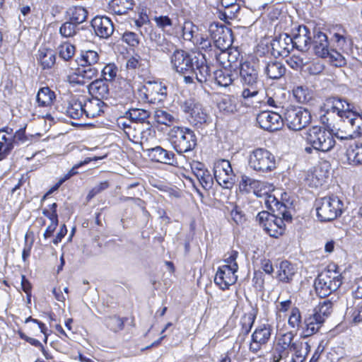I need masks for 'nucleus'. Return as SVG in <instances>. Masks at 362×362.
I'll list each match as a JSON object with an SVG mask.
<instances>
[{
    "label": "nucleus",
    "instance_id": "obj_36",
    "mask_svg": "<svg viewBox=\"0 0 362 362\" xmlns=\"http://www.w3.org/2000/svg\"><path fill=\"white\" fill-rule=\"evenodd\" d=\"M297 273V268L288 261H282L278 267L277 279L283 283H290Z\"/></svg>",
    "mask_w": 362,
    "mask_h": 362
},
{
    "label": "nucleus",
    "instance_id": "obj_58",
    "mask_svg": "<svg viewBox=\"0 0 362 362\" xmlns=\"http://www.w3.org/2000/svg\"><path fill=\"white\" fill-rule=\"evenodd\" d=\"M93 159L90 158H86L84 160L74 165L72 168L64 176V177L59 181V182L55 186L54 189H57L64 182L69 179L71 177L77 174L76 170L78 168L89 163ZM93 160H96V158H94Z\"/></svg>",
    "mask_w": 362,
    "mask_h": 362
},
{
    "label": "nucleus",
    "instance_id": "obj_33",
    "mask_svg": "<svg viewBox=\"0 0 362 362\" xmlns=\"http://www.w3.org/2000/svg\"><path fill=\"white\" fill-rule=\"evenodd\" d=\"M313 50L315 54L321 58L329 54V42L327 36L322 32L318 31L313 35Z\"/></svg>",
    "mask_w": 362,
    "mask_h": 362
},
{
    "label": "nucleus",
    "instance_id": "obj_50",
    "mask_svg": "<svg viewBox=\"0 0 362 362\" xmlns=\"http://www.w3.org/2000/svg\"><path fill=\"white\" fill-rule=\"evenodd\" d=\"M133 0H113L111 7L115 13L123 15L133 8Z\"/></svg>",
    "mask_w": 362,
    "mask_h": 362
},
{
    "label": "nucleus",
    "instance_id": "obj_45",
    "mask_svg": "<svg viewBox=\"0 0 362 362\" xmlns=\"http://www.w3.org/2000/svg\"><path fill=\"white\" fill-rule=\"evenodd\" d=\"M332 40L337 47L344 52L349 51L353 44L351 37L343 30L334 33L332 36Z\"/></svg>",
    "mask_w": 362,
    "mask_h": 362
},
{
    "label": "nucleus",
    "instance_id": "obj_1",
    "mask_svg": "<svg viewBox=\"0 0 362 362\" xmlns=\"http://www.w3.org/2000/svg\"><path fill=\"white\" fill-rule=\"evenodd\" d=\"M327 113L337 114L349 129V132L341 139H352L362 134V115L352 111L351 105L339 98H329L324 104Z\"/></svg>",
    "mask_w": 362,
    "mask_h": 362
},
{
    "label": "nucleus",
    "instance_id": "obj_25",
    "mask_svg": "<svg viewBox=\"0 0 362 362\" xmlns=\"http://www.w3.org/2000/svg\"><path fill=\"white\" fill-rule=\"evenodd\" d=\"M95 34L102 38L109 37L114 31L111 20L106 16H96L91 21Z\"/></svg>",
    "mask_w": 362,
    "mask_h": 362
},
{
    "label": "nucleus",
    "instance_id": "obj_24",
    "mask_svg": "<svg viewBox=\"0 0 362 362\" xmlns=\"http://www.w3.org/2000/svg\"><path fill=\"white\" fill-rule=\"evenodd\" d=\"M240 57L241 55L238 49L229 47L221 51L216 58L225 69H233L240 64Z\"/></svg>",
    "mask_w": 362,
    "mask_h": 362
},
{
    "label": "nucleus",
    "instance_id": "obj_29",
    "mask_svg": "<svg viewBox=\"0 0 362 362\" xmlns=\"http://www.w3.org/2000/svg\"><path fill=\"white\" fill-rule=\"evenodd\" d=\"M294 334L292 332H287L279 334L276 338L274 351L279 354V358L287 357L291 343L293 341Z\"/></svg>",
    "mask_w": 362,
    "mask_h": 362
},
{
    "label": "nucleus",
    "instance_id": "obj_47",
    "mask_svg": "<svg viewBox=\"0 0 362 362\" xmlns=\"http://www.w3.org/2000/svg\"><path fill=\"white\" fill-rule=\"evenodd\" d=\"M126 115L133 122L139 124L146 122L151 115L149 111L141 108H131L126 112Z\"/></svg>",
    "mask_w": 362,
    "mask_h": 362
},
{
    "label": "nucleus",
    "instance_id": "obj_27",
    "mask_svg": "<svg viewBox=\"0 0 362 362\" xmlns=\"http://www.w3.org/2000/svg\"><path fill=\"white\" fill-rule=\"evenodd\" d=\"M146 156L150 160L163 163L168 165H173L175 163V154L173 152L168 151L161 146H156L145 150Z\"/></svg>",
    "mask_w": 362,
    "mask_h": 362
},
{
    "label": "nucleus",
    "instance_id": "obj_32",
    "mask_svg": "<svg viewBox=\"0 0 362 362\" xmlns=\"http://www.w3.org/2000/svg\"><path fill=\"white\" fill-rule=\"evenodd\" d=\"M192 168L202 187L204 189H211L214 183V178L210 172L205 168L204 164L197 163L193 165Z\"/></svg>",
    "mask_w": 362,
    "mask_h": 362
},
{
    "label": "nucleus",
    "instance_id": "obj_62",
    "mask_svg": "<svg viewBox=\"0 0 362 362\" xmlns=\"http://www.w3.org/2000/svg\"><path fill=\"white\" fill-rule=\"evenodd\" d=\"M98 70L94 66H84L78 68V74H82L84 81H90L98 74Z\"/></svg>",
    "mask_w": 362,
    "mask_h": 362
},
{
    "label": "nucleus",
    "instance_id": "obj_26",
    "mask_svg": "<svg viewBox=\"0 0 362 362\" xmlns=\"http://www.w3.org/2000/svg\"><path fill=\"white\" fill-rule=\"evenodd\" d=\"M266 103L270 107L275 109V112L281 114L284 113L286 107L289 105L286 100V94L280 90L273 93H272L271 90H267L266 93Z\"/></svg>",
    "mask_w": 362,
    "mask_h": 362
},
{
    "label": "nucleus",
    "instance_id": "obj_35",
    "mask_svg": "<svg viewBox=\"0 0 362 362\" xmlns=\"http://www.w3.org/2000/svg\"><path fill=\"white\" fill-rule=\"evenodd\" d=\"M178 31L174 37H182L185 40L192 41L197 34L198 28L192 21L185 20L183 23L179 20L177 23Z\"/></svg>",
    "mask_w": 362,
    "mask_h": 362
},
{
    "label": "nucleus",
    "instance_id": "obj_41",
    "mask_svg": "<svg viewBox=\"0 0 362 362\" xmlns=\"http://www.w3.org/2000/svg\"><path fill=\"white\" fill-rule=\"evenodd\" d=\"M346 156L350 165H362V144H351L346 149Z\"/></svg>",
    "mask_w": 362,
    "mask_h": 362
},
{
    "label": "nucleus",
    "instance_id": "obj_30",
    "mask_svg": "<svg viewBox=\"0 0 362 362\" xmlns=\"http://www.w3.org/2000/svg\"><path fill=\"white\" fill-rule=\"evenodd\" d=\"M84 115L86 117H95L104 112L105 103L98 98L83 99Z\"/></svg>",
    "mask_w": 362,
    "mask_h": 362
},
{
    "label": "nucleus",
    "instance_id": "obj_31",
    "mask_svg": "<svg viewBox=\"0 0 362 362\" xmlns=\"http://www.w3.org/2000/svg\"><path fill=\"white\" fill-rule=\"evenodd\" d=\"M324 322L320 317L316 316L314 313L306 317L302 326V338L309 337L317 333L322 326Z\"/></svg>",
    "mask_w": 362,
    "mask_h": 362
},
{
    "label": "nucleus",
    "instance_id": "obj_56",
    "mask_svg": "<svg viewBox=\"0 0 362 362\" xmlns=\"http://www.w3.org/2000/svg\"><path fill=\"white\" fill-rule=\"evenodd\" d=\"M256 315L254 312H249L243 315L240 320L242 332L245 334H248L255 320Z\"/></svg>",
    "mask_w": 362,
    "mask_h": 362
},
{
    "label": "nucleus",
    "instance_id": "obj_37",
    "mask_svg": "<svg viewBox=\"0 0 362 362\" xmlns=\"http://www.w3.org/2000/svg\"><path fill=\"white\" fill-rule=\"evenodd\" d=\"M264 71L269 78L278 79L285 74L286 68L281 62L272 60L264 63Z\"/></svg>",
    "mask_w": 362,
    "mask_h": 362
},
{
    "label": "nucleus",
    "instance_id": "obj_16",
    "mask_svg": "<svg viewBox=\"0 0 362 362\" xmlns=\"http://www.w3.org/2000/svg\"><path fill=\"white\" fill-rule=\"evenodd\" d=\"M147 124L148 127L143 129L141 124L134 122L128 129H125V134L133 143L142 145L153 136V130L149 122H147Z\"/></svg>",
    "mask_w": 362,
    "mask_h": 362
},
{
    "label": "nucleus",
    "instance_id": "obj_53",
    "mask_svg": "<svg viewBox=\"0 0 362 362\" xmlns=\"http://www.w3.org/2000/svg\"><path fill=\"white\" fill-rule=\"evenodd\" d=\"M334 66H342L346 64V61L344 55L335 49H330L329 54L324 57Z\"/></svg>",
    "mask_w": 362,
    "mask_h": 362
},
{
    "label": "nucleus",
    "instance_id": "obj_15",
    "mask_svg": "<svg viewBox=\"0 0 362 362\" xmlns=\"http://www.w3.org/2000/svg\"><path fill=\"white\" fill-rule=\"evenodd\" d=\"M182 108L185 112L189 115V122L194 125L204 124L209 118L202 105L192 100H186Z\"/></svg>",
    "mask_w": 362,
    "mask_h": 362
},
{
    "label": "nucleus",
    "instance_id": "obj_55",
    "mask_svg": "<svg viewBox=\"0 0 362 362\" xmlns=\"http://www.w3.org/2000/svg\"><path fill=\"white\" fill-rule=\"evenodd\" d=\"M215 80L220 86L227 87L232 83L233 78L227 69L218 70L215 72Z\"/></svg>",
    "mask_w": 362,
    "mask_h": 362
},
{
    "label": "nucleus",
    "instance_id": "obj_57",
    "mask_svg": "<svg viewBox=\"0 0 362 362\" xmlns=\"http://www.w3.org/2000/svg\"><path fill=\"white\" fill-rule=\"evenodd\" d=\"M59 57L65 61L72 58L75 53V47L70 43H63L58 47Z\"/></svg>",
    "mask_w": 362,
    "mask_h": 362
},
{
    "label": "nucleus",
    "instance_id": "obj_34",
    "mask_svg": "<svg viewBox=\"0 0 362 362\" xmlns=\"http://www.w3.org/2000/svg\"><path fill=\"white\" fill-rule=\"evenodd\" d=\"M284 221L286 220L282 216H277V214H275L272 217H271V219L269 220V223H267V226L264 230L270 236L278 238L281 235L284 231Z\"/></svg>",
    "mask_w": 362,
    "mask_h": 362
},
{
    "label": "nucleus",
    "instance_id": "obj_40",
    "mask_svg": "<svg viewBox=\"0 0 362 362\" xmlns=\"http://www.w3.org/2000/svg\"><path fill=\"white\" fill-rule=\"evenodd\" d=\"M310 346L308 342L303 343L302 341H292L289 350L294 352L292 358L293 362H303L305 356L310 351Z\"/></svg>",
    "mask_w": 362,
    "mask_h": 362
},
{
    "label": "nucleus",
    "instance_id": "obj_60",
    "mask_svg": "<svg viewBox=\"0 0 362 362\" xmlns=\"http://www.w3.org/2000/svg\"><path fill=\"white\" fill-rule=\"evenodd\" d=\"M107 327L112 331L117 332L124 327V321L122 318L117 316L108 317L105 319Z\"/></svg>",
    "mask_w": 362,
    "mask_h": 362
},
{
    "label": "nucleus",
    "instance_id": "obj_4",
    "mask_svg": "<svg viewBox=\"0 0 362 362\" xmlns=\"http://www.w3.org/2000/svg\"><path fill=\"white\" fill-rule=\"evenodd\" d=\"M317 216L322 222L330 221L340 216L344 204L337 196H327L316 200Z\"/></svg>",
    "mask_w": 362,
    "mask_h": 362
},
{
    "label": "nucleus",
    "instance_id": "obj_2",
    "mask_svg": "<svg viewBox=\"0 0 362 362\" xmlns=\"http://www.w3.org/2000/svg\"><path fill=\"white\" fill-rule=\"evenodd\" d=\"M335 265L329 266L322 272L315 281V289L317 296L325 298L339 288L342 284L341 274Z\"/></svg>",
    "mask_w": 362,
    "mask_h": 362
},
{
    "label": "nucleus",
    "instance_id": "obj_48",
    "mask_svg": "<svg viewBox=\"0 0 362 362\" xmlns=\"http://www.w3.org/2000/svg\"><path fill=\"white\" fill-rule=\"evenodd\" d=\"M332 306L333 303L332 301L325 300L322 302H320L318 305L314 308L313 313L316 316L320 317L321 320L322 319L325 322V320L332 312Z\"/></svg>",
    "mask_w": 362,
    "mask_h": 362
},
{
    "label": "nucleus",
    "instance_id": "obj_44",
    "mask_svg": "<svg viewBox=\"0 0 362 362\" xmlns=\"http://www.w3.org/2000/svg\"><path fill=\"white\" fill-rule=\"evenodd\" d=\"M37 59L43 69L51 68L55 63V52L52 49L41 47L38 50Z\"/></svg>",
    "mask_w": 362,
    "mask_h": 362
},
{
    "label": "nucleus",
    "instance_id": "obj_21",
    "mask_svg": "<svg viewBox=\"0 0 362 362\" xmlns=\"http://www.w3.org/2000/svg\"><path fill=\"white\" fill-rule=\"evenodd\" d=\"M240 81L245 84L253 86L258 81L257 65L255 61L240 62Z\"/></svg>",
    "mask_w": 362,
    "mask_h": 362
},
{
    "label": "nucleus",
    "instance_id": "obj_39",
    "mask_svg": "<svg viewBox=\"0 0 362 362\" xmlns=\"http://www.w3.org/2000/svg\"><path fill=\"white\" fill-rule=\"evenodd\" d=\"M56 98L55 93L49 87L40 88L36 95V103L39 107H51Z\"/></svg>",
    "mask_w": 362,
    "mask_h": 362
},
{
    "label": "nucleus",
    "instance_id": "obj_28",
    "mask_svg": "<svg viewBox=\"0 0 362 362\" xmlns=\"http://www.w3.org/2000/svg\"><path fill=\"white\" fill-rule=\"evenodd\" d=\"M264 204L268 209L277 214V216H282L286 221H291V214L288 211L286 206L282 202L278 201L275 196L269 194L268 192L264 194Z\"/></svg>",
    "mask_w": 362,
    "mask_h": 362
},
{
    "label": "nucleus",
    "instance_id": "obj_3",
    "mask_svg": "<svg viewBox=\"0 0 362 362\" xmlns=\"http://www.w3.org/2000/svg\"><path fill=\"white\" fill-rule=\"evenodd\" d=\"M168 135L170 144L179 153L190 151L197 145L196 136L189 128L175 126Z\"/></svg>",
    "mask_w": 362,
    "mask_h": 362
},
{
    "label": "nucleus",
    "instance_id": "obj_54",
    "mask_svg": "<svg viewBox=\"0 0 362 362\" xmlns=\"http://www.w3.org/2000/svg\"><path fill=\"white\" fill-rule=\"evenodd\" d=\"M288 324L291 328L296 330L303 326L301 314L298 308L295 307L291 309L288 319Z\"/></svg>",
    "mask_w": 362,
    "mask_h": 362
},
{
    "label": "nucleus",
    "instance_id": "obj_9",
    "mask_svg": "<svg viewBox=\"0 0 362 362\" xmlns=\"http://www.w3.org/2000/svg\"><path fill=\"white\" fill-rule=\"evenodd\" d=\"M214 175L216 182L223 188L230 189L235 182V175L228 160H217L214 165Z\"/></svg>",
    "mask_w": 362,
    "mask_h": 362
},
{
    "label": "nucleus",
    "instance_id": "obj_10",
    "mask_svg": "<svg viewBox=\"0 0 362 362\" xmlns=\"http://www.w3.org/2000/svg\"><path fill=\"white\" fill-rule=\"evenodd\" d=\"M143 99L150 103H163L167 97V87L160 82L148 81L139 89Z\"/></svg>",
    "mask_w": 362,
    "mask_h": 362
},
{
    "label": "nucleus",
    "instance_id": "obj_49",
    "mask_svg": "<svg viewBox=\"0 0 362 362\" xmlns=\"http://www.w3.org/2000/svg\"><path fill=\"white\" fill-rule=\"evenodd\" d=\"M99 59V54L95 50L89 49L81 52L80 61L81 66H95L98 63Z\"/></svg>",
    "mask_w": 362,
    "mask_h": 362
},
{
    "label": "nucleus",
    "instance_id": "obj_19",
    "mask_svg": "<svg viewBox=\"0 0 362 362\" xmlns=\"http://www.w3.org/2000/svg\"><path fill=\"white\" fill-rule=\"evenodd\" d=\"M291 41L294 47L300 51H306L311 43L310 30L305 25H298L293 30Z\"/></svg>",
    "mask_w": 362,
    "mask_h": 362
},
{
    "label": "nucleus",
    "instance_id": "obj_52",
    "mask_svg": "<svg viewBox=\"0 0 362 362\" xmlns=\"http://www.w3.org/2000/svg\"><path fill=\"white\" fill-rule=\"evenodd\" d=\"M293 95L300 103H305L312 99V92L306 86H297L293 89Z\"/></svg>",
    "mask_w": 362,
    "mask_h": 362
},
{
    "label": "nucleus",
    "instance_id": "obj_22",
    "mask_svg": "<svg viewBox=\"0 0 362 362\" xmlns=\"http://www.w3.org/2000/svg\"><path fill=\"white\" fill-rule=\"evenodd\" d=\"M189 74L194 75L195 79L200 83H205L211 78V69L204 54L199 55L194 60V65Z\"/></svg>",
    "mask_w": 362,
    "mask_h": 362
},
{
    "label": "nucleus",
    "instance_id": "obj_6",
    "mask_svg": "<svg viewBox=\"0 0 362 362\" xmlns=\"http://www.w3.org/2000/svg\"><path fill=\"white\" fill-rule=\"evenodd\" d=\"M248 165L257 172L268 173L276 168V158L267 149L257 148L250 153Z\"/></svg>",
    "mask_w": 362,
    "mask_h": 362
},
{
    "label": "nucleus",
    "instance_id": "obj_63",
    "mask_svg": "<svg viewBox=\"0 0 362 362\" xmlns=\"http://www.w3.org/2000/svg\"><path fill=\"white\" fill-rule=\"evenodd\" d=\"M286 62L288 65L294 70H300L305 64H307L306 59L298 56L293 55L290 57Z\"/></svg>",
    "mask_w": 362,
    "mask_h": 362
},
{
    "label": "nucleus",
    "instance_id": "obj_5",
    "mask_svg": "<svg viewBox=\"0 0 362 362\" xmlns=\"http://www.w3.org/2000/svg\"><path fill=\"white\" fill-rule=\"evenodd\" d=\"M306 141L315 150L322 152L329 151L335 145V140L331 132L318 126L312 127L308 130Z\"/></svg>",
    "mask_w": 362,
    "mask_h": 362
},
{
    "label": "nucleus",
    "instance_id": "obj_17",
    "mask_svg": "<svg viewBox=\"0 0 362 362\" xmlns=\"http://www.w3.org/2000/svg\"><path fill=\"white\" fill-rule=\"evenodd\" d=\"M294 47L291 37L286 33H281L271 42V52L273 56L287 57Z\"/></svg>",
    "mask_w": 362,
    "mask_h": 362
},
{
    "label": "nucleus",
    "instance_id": "obj_12",
    "mask_svg": "<svg viewBox=\"0 0 362 362\" xmlns=\"http://www.w3.org/2000/svg\"><path fill=\"white\" fill-rule=\"evenodd\" d=\"M328 167V163L325 162L308 170L304 179L305 185L312 188L322 186L329 177Z\"/></svg>",
    "mask_w": 362,
    "mask_h": 362
},
{
    "label": "nucleus",
    "instance_id": "obj_64",
    "mask_svg": "<svg viewBox=\"0 0 362 362\" xmlns=\"http://www.w3.org/2000/svg\"><path fill=\"white\" fill-rule=\"evenodd\" d=\"M194 45L199 47L202 49L206 50L211 46V40L205 35L197 34L192 40Z\"/></svg>",
    "mask_w": 362,
    "mask_h": 362
},
{
    "label": "nucleus",
    "instance_id": "obj_7",
    "mask_svg": "<svg viewBox=\"0 0 362 362\" xmlns=\"http://www.w3.org/2000/svg\"><path fill=\"white\" fill-rule=\"evenodd\" d=\"M283 119L290 129L299 131L310 124L311 115L305 109L288 105L283 113Z\"/></svg>",
    "mask_w": 362,
    "mask_h": 362
},
{
    "label": "nucleus",
    "instance_id": "obj_61",
    "mask_svg": "<svg viewBox=\"0 0 362 362\" xmlns=\"http://www.w3.org/2000/svg\"><path fill=\"white\" fill-rule=\"evenodd\" d=\"M270 187L267 182L254 180L252 190L257 197H264L269 192Z\"/></svg>",
    "mask_w": 362,
    "mask_h": 362
},
{
    "label": "nucleus",
    "instance_id": "obj_46",
    "mask_svg": "<svg viewBox=\"0 0 362 362\" xmlns=\"http://www.w3.org/2000/svg\"><path fill=\"white\" fill-rule=\"evenodd\" d=\"M66 15L69 21L79 25L86 20L88 11L82 6H71L66 11Z\"/></svg>",
    "mask_w": 362,
    "mask_h": 362
},
{
    "label": "nucleus",
    "instance_id": "obj_51",
    "mask_svg": "<svg viewBox=\"0 0 362 362\" xmlns=\"http://www.w3.org/2000/svg\"><path fill=\"white\" fill-rule=\"evenodd\" d=\"M218 108L226 113H233L237 111V99L234 96L226 95L218 103Z\"/></svg>",
    "mask_w": 362,
    "mask_h": 362
},
{
    "label": "nucleus",
    "instance_id": "obj_42",
    "mask_svg": "<svg viewBox=\"0 0 362 362\" xmlns=\"http://www.w3.org/2000/svg\"><path fill=\"white\" fill-rule=\"evenodd\" d=\"M153 118L156 123L168 127L173 125L176 121V118L172 111L164 108L155 110Z\"/></svg>",
    "mask_w": 362,
    "mask_h": 362
},
{
    "label": "nucleus",
    "instance_id": "obj_23",
    "mask_svg": "<svg viewBox=\"0 0 362 362\" xmlns=\"http://www.w3.org/2000/svg\"><path fill=\"white\" fill-rule=\"evenodd\" d=\"M153 20L156 26L166 35L174 36L175 34L177 33V23L180 20L177 15L173 14L171 17L168 16H155Z\"/></svg>",
    "mask_w": 362,
    "mask_h": 362
},
{
    "label": "nucleus",
    "instance_id": "obj_43",
    "mask_svg": "<svg viewBox=\"0 0 362 362\" xmlns=\"http://www.w3.org/2000/svg\"><path fill=\"white\" fill-rule=\"evenodd\" d=\"M66 114L72 119H80L84 116L83 100L72 98L67 104Z\"/></svg>",
    "mask_w": 362,
    "mask_h": 362
},
{
    "label": "nucleus",
    "instance_id": "obj_38",
    "mask_svg": "<svg viewBox=\"0 0 362 362\" xmlns=\"http://www.w3.org/2000/svg\"><path fill=\"white\" fill-rule=\"evenodd\" d=\"M89 92L95 95L94 98H107L110 93L109 83L103 79L95 80L90 83Z\"/></svg>",
    "mask_w": 362,
    "mask_h": 362
},
{
    "label": "nucleus",
    "instance_id": "obj_13",
    "mask_svg": "<svg viewBox=\"0 0 362 362\" xmlns=\"http://www.w3.org/2000/svg\"><path fill=\"white\" fill-rule=\"evenodd\" d=\"M257 122L262 129L274 132L281 128L284 122L283 114L275 111H263L257 115Z\"/></svg>",
    "mask_w": 362,
    "mask_h": 362
},
{
    "label": "nucleus",
    "instance_id": "obj_14",
    "mask_svg": "<svg viewBox=\"0 0 362 362\" xmlns=\"http://www.w3.org/2000/svg\"><path fill=\"white\" fill-rule=\"evenodd\" d=\"M272 327L269 324H262L256 327L252 334V341L250 344V351L254 354L257 353L263 345L270 339Z\"/></svg>",
    "mask_w": 362,
    "mask_h": 362
},
{
    "label": "nucleus",
    "instance_id": "obj_20",
    "mask_svg": "<svg viewBox=\"0 0 362 362\" xmlns=\"http://www.w3.org/2000/svg\"><path fill=\"white\" fill-rule=\"evenodd\" d=\"M236 266H232V269H228L227 267H220L216 272L214 277V282L222 290L228 288V287L234 284L238 279L235 274Z\"/></svg>",
    "mask_w": 362,
    "mask_h": 362
},
{
    "label": "nucleus",
    "instance_id": "obj_18",
    "mask_svg": "<svg viewBox=\"0 0 362 362\" xmlns=\"http://www.w3.org/2000/svg\"><path fill=\"white\" fill-rule=\"evenodd\" d=\"M23 131H19L13 135L5 130H0V160L6 158L11 152L16 140H22Z\"/></svg>",
    "mask_w": 362,
    "mask_h": 362
},
{
    "label": "nucleus",
    "instance_id": "obj_59",
    "mask_svg": "<svg viewBox=\"0 0 362 362\" xmlns=\"http://www.w3.org/2000/svg\"><path fill=\"white\" fill-rule=\"evenodd\" d=\"M77 24L72 21L65 22L59 28V33L64 37H73L76 33Z\"/></svg>",
    "mask_w": 362,
    "mask_h": 362
},
{
    "label": "nucleus",
    "instance_id": "obj_11",
    "mask_svg": "<svg viewBox=\"0 0 362 362\" xmlns=\"http://www.w3.org/2000/svg\"><path fill=\"white\" fill-rule=\"evenodd\" d=\"M197 57V56L192 57L184 50L176 49L171 57V64L177 72L187 74L192 71Z\"/></svg>",
    "mask_w": 362,
    "mask_h": 362
},
{
    "label": "nucleus",
    "instance_id": "obj_8",
    "mask_svg": "<svg viewBox=\"0 0 362 362\" xmlns=\"http://www.w3.org/2000/svg\"><path fill=\"white\" fill-rule=\"evenodd\" d=\"M209 31L215 46L221 52L230 47L233 41L232 30L226 26L218 23H212Z\"/></svg>",
    "mask_w": 362,
    "mask_h": 362
}]
</instances>
